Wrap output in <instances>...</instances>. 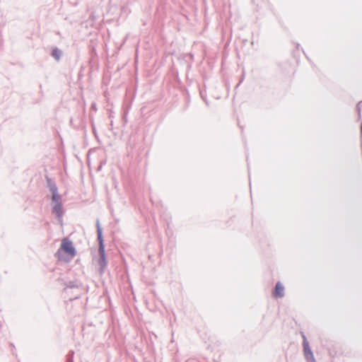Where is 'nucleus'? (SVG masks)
Wrapping results in <instances>:
<instances>
[{"mask_svg":"<svg viewBox=\"0 0 362 362\" xmlns=\"http://www.w3.org/2000/svg\"><path fill=\"white\" fill-rule=\"evenodd\" d=\"M61 249L71 257H74L76 255V250L73 247L72 243L69 240H64L61 245Z\"/></svg>","mask_w":362,"mask_h":362,"instance_id":"obj_2","label":"nucleus"},{"mask_svg":"<svg viewBox=\"0 0 362 362\" xmlns=\"http://www.w3.org/2000/svg\"><path fill=\"white\" fill-rule=\"evenodd\" d=\"M62 54V52L58 49L57 47H55L52 49V56L57 60L59 61L61 57Z\"/></svg>","mask_w":362,"mask_h":362,"instance_id":"obj_6","label":"nucleus"},{"mask_svg":"<svg viewBox=\"0 0 362 362\" xmlns=\"http://www.w3.org/2000/svg\"><path fill=\"white\" fill-rule=\"evenodd\" d=\"M52 212L57 215L59 221H62L63 209L62 203L54 204L53 206Z\"/></svg>","mask_w":362,"mask_h":362,"instance_id":"obj_3","label":"nucleus"},{"mask_svg":"<svg viewBox=\"0 0 362 362\" xmlns=\"http://www.w3.org/2000/svg\"><path fill=\"white\" fill-rule=\"evenodd\" d=\"M46 180L47 183V187L52 193L58 191L56 184L49 177H47Z\"/></svg>","mask_w":362,"mask_h":362,"instance_id":"obj_5","label":"nucleus"},{"mask_svg":"<svg viewBox=\"0 0 362 362\" xmlns=\"http://www.w3.org/2000/svg\"><path fill=\"white\" fill-rule=\"evenodd\" d=\"M284 287L280 282H278L276 284L275 289L273 292V296L275 298H281L284 296Z\"/></svg>","mask_w":362,"mask_h":362,"instance_id":"obj_4","label":"nucleus"},{"mask_svg":"<svg viewBox=\"0 0 362 362\" xmlns=\"http://www.w3.org/2000/svg\"><path fill=\"white\" fill-rule=\"evenodd\" d=\"M96 228H97L98 241L99 243L98 253H99V256H100L98 263L100 267L101 272H103L107 266V261H106V256H105V252L104 240H103V231H102V228L100 227V221L98 219L96 221Z\"/></svg>","mask_w":362,"mask_h":362,"instance_id":"obj_1","label":"nucleus"},{"mask_svg":"<svg viewBox=\"0 0 362 362\" xmlns=\"http://www.w3.org/2000/svg\"><path fill=\"white\" fill-rule=\"evenodd\" d=\"M75 286H76L75 284L72 281L69 282V284L68 285V287H69V288H74Z\"/></svg>","mask_w":362,"mask_h":362,"instance_id":"obj_8","label":"nucleus"},{"mask_svg":"<svg viewBox=\"0 0 362 362\" xmlns=\"http://www.w3.org/2000/svg\"><path fill=\"white\" fill-rule=\"evenodd\" d=\"M52 200L54 204L62 203L61 196L58 194V191L52 192Z\"/></svg>","mask_w":362,"mask_h":362,"instance_id":"obj_7","label":"nucleus"}]
</instances>
